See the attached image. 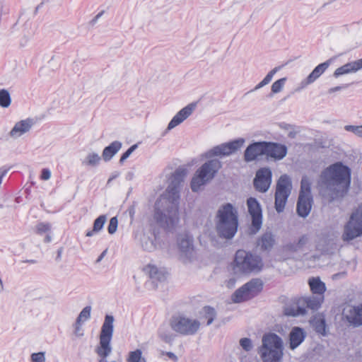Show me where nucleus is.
I'll use <instances>...</instances> for the list:
<instances>
[{"label":"nucleus","mask_w":362,"mask_h":362,"mask_svg":"<svg viewBox=\"0 0 362 362\" xmlns=\"http://www.w3.org/2000/svg\"><path fill=\"white\" fill-rule=\"evenodd\" d=\"M187 173L185 168H177L170 178L166 194L155 203L153 218L161 226H173L178 221L180 190Z\"/></svg>","instance_id":"obj_1"},{"label":"nucleus","mask_w":362,"mask_h":362,"mask_svg":"<svg viewBox=\"0 0 362 362\" xmlns=\"http://www.w3.org/2000/svg\"><path fill=\"white\" fill-rule=\"evenodd\" d=\"M351 183V169L341 162H337L324 169L320 175L318 185L326 190L332 199L343 197Z\"/></svg>","instance_id":"obj_2"},{"label":"nucleus","mask_w":362,"mask_h":362,"mask_svg":"<svg viewBox=\"0 0 362 362\" xmlns=\"http://www.w3.org/2000/svg\"><path fill=\"white\" fill-rule=\"evenodd\" d=\"M238 214L230 203L221 205L215 216V229L219 238L231 240L238 228Z\"/></svg>","instance_id":"obj_3"},{"label":"nucleus","mask_w":362,"mask_h":362,"mask_svg":"<svg viewBox=\"0 0 362 362\" xmlns=\"http://www.w3.org/2000/svg\"><path fill=\"white\" fill-rule=\"evenodd\" d=\"M283 341L275 333L264 334L259 354L263 362H281L283 358Z\"/></svg>","instance_id":"obj_4"},{"label":"nucleus","mask_w":362,"mask_h":362,"mask_svg":"<svg viewBox=\"0 0 362 362\" xmlns=\"http://www.w3.org/2000/svg\"><path fill=\"white\" fill-rule=\"evenodd\" d=\"M264 267L262 258L244 250H238L235 255L233 270L235 273L248 274L259 273Z\"/></svg>","instance_id":"obj_5"},{"label":"nucleus","mask_w":362,"mask_h":362,"mask_svg":"<svg viewBox=\"0 0 362 362\" xmlns=\"http://www.w3.org/2000/svg\"><path fill=\"white\" fill-rule=\"evenodd\" d=\"M222 165L218 159H211L197 169L191 180V189L197 192L200 187L211 181L218 173Z\"/></svg>","instance_id":"obj_6"},{"label":"nucleus","mask_w":362,"mask_h":362,"mask_svg":"<svg viewBox=\"0 0 362 362\" xmlns=\"http://www.w3.org/2000/svg\"><path fill=\"white\" fill-rule=\"evenodd\" d=\"M114 317L106 315L101 327L99 337V344L95 349V352L98 357L107 358L112 353L111 340L114 332Z\"/></svg>","instance_id":"obj_7"},{"label":"nucleus","mask_w":362,"mask_h":362,"mask_svg":"<svg viewBox=\"0 0 362 362\" xmlns=\"http://www.w3.org/2000/svg\"><path fill=\"white\" fill-rule=\"evenodd\" d=\"M313 203L311 182L307 176H303L300 182V189L296 206L298 216L303 218L307 217L311 211Z\"/></svg>","instance_id":"obj_8"},{"label":"nucleus","mask_w":362,"mask_h":362,"mask_svg":"<svg viewBox=\"0 0 362 362\" xmlns=\"http://www.w3.org/2000/svg\"><path fill=\"white\" fill-rule=\"evenodd\" d=\"M170 326L175 332L183 336L195 334L200 327V322L182 315H175L170 320Z\"/></svg>","instance_id":"obj_9"},{"label":"nucleus","mask_w":362,"mask_h":362,"mask_svg":"<svg viewBox=\"0 0 362 362\" xmlns=\"http://www.w3.org/2000/svg\"><path fill=\"white\" fill-rule=\"evenodd\" d=\"M292 190V181L291 177L286 175H282L279 178L275 192V209L278 213L284 211L288 198Z\"/></svg>","instance_id":"obj_10"},{"label":"nucleus","mask_w":362,"mask_h":362,"mask_svg":"<svg viewBox=\"0 0 362 362\" xmlns=\"http://www.w3.org/2000/svg\"><path fill=\"white\" fill-rule=\"evenodd\" d=\"M362 235V204L351 214L349 221L345 225L342 239L350 241Z\"/></svg>","instance_id":"obj_11"},{"label":"nucleus","mask_w":362,"mask_h":362,"mask_svg":"<svg viewBox=\"0 0 362 362\" xmlns=\"http://www.w3.org/2000/svg\"><path fill=\"white\" fill-rule=\"evenodd\" d=\"M245 139L239 138L233 141L216 146L205 153V156L211 158L214 156H228L238 151L244 144Z\"/></svg>","instance_id":"obj_12"},{"label":"nucleus","mask_w":362,"mask_h":362,"mask_svg":"<svg viewBox=\"0 0 362 362\" xmlns=\"http://www.w3.org/2000/svg\"><path fill=\"white\" fill-rule=\"evenodd\" d=\"M248 213L252 217V233H256L262 227V211L259 202L256 198L250 197L247 200Z\"/></svg>","instance_id":"obj_13"},{"label":"nucleus","mask_w":362,"mask_h":362,"mask_svg":"<svg viewBox=\"0 0 362 362\" xmlns=\"http://www.w3.org/2000/svg\"><path fill=\"white\" fill-rule=\"evenodd\" d=\"M272 179V172L269 168L265 167L259 169L253 180L255 189L264 193L270 187Z\"/></svg>","instance_id":"obj_14"},{"label":"nucleus","mask_w":362,"mask_h":362,"mask_svg":"<svg viewBox=\"0 0 362 362\" xmlns=\"http://www.w3.org/2000/svg\"><path fill=\"white\" fill-rule=\"evenodd\" d=\"M267 141H254L249 144L244 151V160L250 163L256 160L259 156H266Z\"/></svg>","instance_id":"obj_15"},{"label":"nucleus","mask_w":362,"mask_h":362,"mask_svg":"<svg viewBox=\"0 0 362 362\" xmlns=\"http://www.w3.org/2000/svg\"><path fill=\"white\" fill-rule=\"evenodd\" d=\"M343 316L353 327H358L362 325V303L358 305L345 309Z\"/></svg>","instance_id":"obj_16"},{"label":"nucleus","mask_w":362,"mask_h":362,"mask_svg":"<svg viewBox=\"0 0 362 362\" xmlns=\"http://www.w3.org/2000/svg\"><path fill=\"white\" fill-rule=\"evenodd\" d=\"M331 62L332 59H328L326 62L318 64L313 71L300 82V87L296 90L305 88L308 85L314 83L328 69Z\"/></svg>","instance_id":"obj_17"},{"label":"nucleus","mask_w":362,"mask_h":362,"mask_svg":"<svg viewBox=\"0 0 362 362\" xmlns=\"http://www.w3.org/2000/svg\"><path fill=\"white\" fill-rule=\"evenodd\" d=\"M288 148L286 145L273 141H267V157L279 160L286 156Z\"/></svg>","instance_id":"obj_18"},{"label":"nucleus","mask_w":362,"mask_h":362,"mask_svg":"<svg viewBox=\"0 0 362 362\" xmlns=\"http://www.w3.org/2000/svg\"><path fill=\"white\" fill-rule=\"evenodd\" d=\"M196 107L195 103H190L181 109L170 120L167 129L171 130L177 125L180 124L187 118H188L193 112Z\"/></svg>","instance_id":"obj_19"},{"label":"nucleus","mask_w":362,"mask_h":362,"mask_svg":"<svg viewBox=\"0 0 362 362\" xmlns=\"http://www.w3.org/2000/svg\"><path fill=\"white\" fill-rule=\"evenodd\" d=\"M323 301L324 296L311 295L300 298L298 299V304L305 308L306 311L307 310H310L315 312L319 310Z\"/></svg>","instance_id":"obj_20"},{"label":"nucleus","mask_w":362,"mask_h":362,"mask_svg":"<svg viewBox=\"0 0 362 362\" xmlns=\"http://www.w3.org/2000/svg\"><path fill=\"white\" fill-rule=\"evenodd\" d=\"M34 120L30 118L16 122L11 130L9 134L13 138H18L23 134L28 132L34 124Z\"/></svg>","instance_id":"obj_21"},{"label":"nucleus","mask_w":362,"mask_h":362,"mask_svg":"<svg viewBox=\"0 0 362 362\" xmlns=\"http://www.w3.org/2000/svg\"><path fill=\"white\" fill-rule=\"evenodd\" d=\"M306 337V332L299 327H294L289 333V348L291 350L299 346Z\"/></svg>","instance_id":"obj_22"},{"label":"nucleus","mask_w":362,"mask_h":362,"mask_svg":"<svg viewBox=\"0 0 362 362\" xmlns=\"http://www.w3.org/2000/svg\"><path fill=\"white\" fill-rule=\"evenodd\" d=\"M361 69H362V59L346 63L344 65L337 68L334 71L333 76L335 78H338L340 76L344 74L355 73Z\"/></svg>","instance_id":"obj_23"},{"label":"nucleus","mask_w":362,"mask_h":362,"mask_svg":"<svg viewBox=\"0 0 362 362\" xmlns=\"http://www.w3.org/2000/svg\"><path fill=\"white\" fill-rule=\"evenodd\" d=\"M122 146V142L115 141L109 146L105 147L102 153V158L105 162L110 161L115 155L121 149Z\"/></svg>","instance_id":"obj_24"},{"label":"nucleus","mask_w":362,"mask_h":362,"mask_svg":"<svg viewBox=\"0 0 362 362\" xmlns=\"http://www.w3.org/2000/svg\"><path fill=\"white\" fill-rule=\"evenodd\" d=\"M144 270L153 281H163L166 279L168 274L165 269H159L156 266L151 264H148Z\"/></svg>","instance_id":"obj_25"},{"label":"nucleus","mask_w":362,"mask_h":362,"mask_svg":"<svg viewBox=\"0 0 362 362\" xmlns=\"http://www.w3.org/2000/svg\"><path fill=\"white\" fill-rule=\"evenodd\" d=\"M275 239L271 232L264 233L257 241V245L263 251H269L273 247Z\"/></svg>","instance_id":"obj_26"},{"label":"nucleus","mask_w":362,"mask_h":362,"mask_svg":"<svg viewBox=\"0 0 362 362\" xmlns=\"http://www.w3.org/2000/svg\"><path fill=\"white\" fill-rule=\"evenodd\" d=\"M309 286L310 291L313 295L317 296H324V293L326 291V286L320 278H311L309 279Z\"/></svg>","instance_id":"obj_27"},{"label":"nucleus","mask_w":362,"mask_h":362,"mask_svg":"<svg viewBox=\"0 0 362 362\" xmlns=\"http://www.w3.org/2000/svg\"><path fill=\"white\" fill-rule=\"evenodd\" d=\"M245 284L252 298L257 296L263 289V282L259 279H252Z\"/></svg>","instance_id":"obj_28"},{"label":"nucleus","mask_w":362,"mask_h":362,"mask_svg":"<svg viewBox=\"0 0 362 362\" xmlns=\"http://www.w3.org/2000/svg\"><path fill=\"white\" fill-rule=\"evenodd\" d=\"M252 298L246 287L245 284L237 289L232 296V300L234 303H241Z\"/></svg>","instance_id":"obj_29"},{"label":"nucleus","mask_w":362,"mask_h":362,"mask_svg":"<svg viewBox=\"0 0 362 362\" xmlns=\"http://www.w3.org/2000/svg\"><path fill=\"white\" fill-rule=\"evenodd\" d=\"M178 247L180 250L187 255L193 250L192 240L186 235H180L178 239Z\"/></svg>","instance_id":"obj_30"},{"label":"nucleus","mask_w":362,"mask_h":362,"mask_svg":"<svg viewBox=\"0 0 362 362\" xmlns=\"http://www.w3.org/2000/svg\"><path fill=\"white\" fill-rule=\"evenodd\" d=\"M106 220H107V217L105 215L99 216L94 221L93 229L87 231L86 235L87 237H91L95 233L100 232L103 228V226L106 222Z\"/></svg>","instance_id":"obj_31"},{"label":"nucleus","mask_w":362,"mask_h":362,"mask_svg":"<svg viewBox=\"0 0 362 362\" xmlns=\"http://www.w3.org/2000/svg\"><path fill=\"white\" fill-rule=\"evenodd\" d=\"M101 157L98 153L92 152L89 153L82 160V165L84 166L96 167L100 163Z\"/></svg>","instance_id":"obj_32"},{"label":"nucleus","mask_w":362,"mask_h":362,"mask_svg":"<svg viewBox=\"0 0 362 362\" xmlns=\"http://www.w3.org/2000/svg\"><path fill=\"white\" fill-rule=\"evenodd\" d=\"M312 323L314 330L317 334L322 336H325L327 334V325L325 318H315Z\"/></svg>","instance_id":"obj_33"},{"label":"nucleus","mask_w":362,"mask_h":362,"mask_svg":"<svg viewBox=\"0 0 362 362\" xmlns=\"http://www.w3.org/2000/svg\"><path fill=\"white\" fill-rule=\"evenodd\" d=\"M307 313L305 308L300 306L297 302L296 307H287L284 310V314L287 316L296 317L299 315H305Z\"/></svg>","instance_id":"obj_34"},{"label":"nucleus","mask_w":362,"mask_h":362,"mask_svg":"<svg viewBox=\"0 0 362 362\" xmlns=\"http://www.w3.org/2000/svg\"><path fill=\"white\" fill-rule=\"evenodd\" d=\"M279 69L280 67L277 66L271 70L264 78V79L261 82H259L252 90H251L250 92L255 91L269 84L272 80V78L274 76V74L279 70Z\"/></svg>","instance_id":"obj_35"},{"label":"nucleus","mask_w":362,"mask_h":362,"mask_svg":"<svg viewBox=\"0 0 362 362\" xmlns=\"http://www.w3.org/2000/svg\"><path fill=\"white\" fill-rule=\"evenodd\" d=\"M141 245L144 250L149 252L156 248L154 240L146 234H143L141 238Z\"/></svg>","instance_id":"obj_36"},{"label":"nucleus","mask_w":362,"mask_h":362,"mask_svg":"<svg viewBox=\"0 0 362 362\" xmlns=\"http://www.w3.org/2000/svg\"><path fill=\"white\" fill-rule=\"evenodd\" d=\"M11 103L9 92L6 89L0 90V106L2 107H8Z\"/></svg>","instance_id":"obj_37"},{"label":"nucleus","mask_w":362,"mask_h":362,"mask_svg":"<svg viewBox=\"0 0 362 362\" xmlns=\"http://www.w3.org/2000/svg\"><path fill=\"white\" fill-rule=\"evenodd\" d=\"M204 317L207 319V325H211L216 317V310L211 306H204L203 308Z\"/></svg>","instance_id":"obj_38"},{"label":"nucleus","mask_w":362,"mask_h":362,"mask_svg":"<svg viewBox=\"0 0 362 362\" xmlns=\"http://www.w3.org/2000/svg\"><path fill=\"white\" fill-rule=\"evenodd\" d=\"M158 337L165 342L170 343L173 340V335L165 327H161L158 331Z\"/></svg>","instance_id":"obj_39"},{"label":"nucleus","mask_w":362,"mask_h":362,"mask_svg":"<svg viewBox=\"0 0 362 362\" xmlns=\"http://www.w3.org/2000/svg\"><path fill=\"white\" fill-rule=\"evenodd\" d=\"M308 238L305 235H303L296 243H292L288 245L289 250L296 252L300 250L307 243Z\"/></svg>","instance_id":"obj_40"},{"label":"nucleus","mask_w":362,"mask_h":362,"mask_svg":"<svg viewBox=\"0 0 362 362\" xmlns=\"http://www.w3.org/2000/svg\"><path fill=\"white\" fill-rule=\"evenodd\" d=\"M286 78H281L276 81L271 87L272 93L276 94L281 92L286 83Z\"/></svg>","instance_id":"obj_41"},{"label":"nucleus","mask_w":362,"mask_h":362,"mask_svg":"<svg viewBox=\"0 0 362 362\" xmlns=\"http://www.w3.org/2000/svg\"><path fill=\"white\" fill-rule=\"evenodd\" d=\"M91 307L86 306L79 313L76 320L83 322L90 318Z\"/></svg>","instance_id":"obj_42"},{"label":"nucleus","mask_w":362,"mask_h":362,"mask_svg":"<svg viewBox=\"0 0 362 362\" xmlns=\"http://www.w3.org/2000/svg\"><path fill=\"white\" fill-rule=\"evenodd\" d=\"M142 356V351L140 349H136L131 351L127 359L128 362H139Z\"/></svg>","instance_id":"obj_43"},{"label":"nucleus","mask_w":362,"mask_h":362,"mask_svg":"<svg viewBox=\"0 0 362 362\" xmlns=\"http://www.w3.org/2000/svg\"><path fill=\"white\" fill-rule=\"evenodd\" d=\"M51 230V224L49 223L41 222L36 226V230L38 234L47 233Z\"/></svg>","instance_id":"obj_44"},{"label":"nucleus","mask_w":362,"mask_h":362,"mask_svg":"<svg viewBox=\"0 0 362 362\" xmlns=\"http://www.w3.org/2000/svg\"><path fill=\"white\" fill-rule=\"evenodd\" d=\"M31 362H45V352L33 353L30 356Z\"/></svg>","instance_id":"obj_45"},{"label":"nucleus","mask_w":362,"mask_h":362,"mask_svg":"<svg viewBox=\"0 0 362 362\" xmlns=\"http://www.w3.org/2000/svg\"><path fill=\"white\" fill-rule=\"evenodd\" d=\"M118 220L116 216L110 218V223L107 227V230L110 234H114L117 229Z\"/></svg>","instance_id":"obj_46"},{"label":"nucleus","mask_w":362,"mask_h":362,"mask_svg":"<svg viewBox=\"0 0 362 362\" xmlns=\"http://www.w3.org/2000/svg\"><path fill=\"white\" fill-rule=\"evenodd\" d=\"M240 345L246 351H250V350H252L253 346L252 340L250 338L247 337L240 339Z\"/></svg>","instance_id":"obj_47"},{"label":"nucleus","mask_w":362,"mask_h":362,"mask_svg":"<svg viewBox=\"0 0 362 362\" xmlns=\"http://www.w3.org/2000/svg\"><path fill=\"white\" fill-rule=\"evenodd\" d=\"M138 145L134 144L131 147H129L120 157L119 163L122 164L129 156L136 149Z\"/></svg>","instance_id":"obj_48"},{"label":"nucleus","mask_w":362,"mask_h":362,"mask_svg":"<svg viewBox=\"0 0 362 362\" xmlns=\"http://www.w3.org/2000/svg\"><path fill=\"white\" fill-rule=\"evenodd\" d=\"M344 129L347 132H351L356 136H361V125H346Z\"/></svg>","instance_id":"obj_49"},{"label":"nucleus","mask_w":362,"mask_h":362,"mask_svg":"<svg viewBox=\"0 0 362 362\" xmlns=\"http://www.w3.org/2000/svg\"><path fill=\"white\" fill-rule=\"evenodd\" d=\"M81 322L76 320L75 324L74 325V334L79 337L83 336V332L81 328Z\"/></svg>","instance_id":"obj_50"},{"label":"nucleus","mask_w":362,"mask_h":362,"mask_svg":"<svg viewBox=\"0 0 362 362\" xmlns=\"http://www.w3.org/2000/svg\"><path fill=\"white\" fill-rule=\"evenodd\" d=\"M50 177H51V172L49 169L44 168L42 170V173H41V179L42 180H47L50 178Z\"/></svg>","instance_id":"obj_51"},{"label":"nucleus","mask_w":362,"mask_h":362,"mask_svg":"<svg viewBox=\"0 0 362 362\" xmlns=\"http://www.w3.org/2000/svg\"><path fill=\"white\" fill-rule=\"evenodd\" d=\"M347 86H348V85L345 84V85H343V86H337L331 88H329L328 90V93L332 94V93H333L334 92L339 91V90H341L343 88H347Z\"/></svg>","instance_id":"obj_52"},{"label":"nucleus","mask_w":362,"mask_h":362,"mask_svg":"<svg viewBox=\"0 0 362 362\" xmlns=\"http://www.w3.org/2000/svg\"><path fill=\"white\" fill-rule=\"evenodd\" d=\"M127 211H128V213H129V215L131 219L132 220L134 218V214L136 213L135 206L134 205L130 206Z\"/></svg>","instance_id":"obj_53"},{"label":"nucleus","mask_w":362,"mask_h":362,"mask_svg":"<svg viewBox=\"0 0 362 362\" xmlns=\"http://www.w3.org/2000/svg\"><path fill=\"white\" fill-rule=\"evenodd\" d=\"M107 249H105L100 255L99 257H98V259H96V263H99L104 257L107 254Z\"/></svg>","instance_id":"obj_54"},{"label":"nucleus","mask_w":362,"mask_h":362,"mask_svg":"<svg viewBox=\"0 0 362 362\" xmlns=\"http://www.w3.org/2000/svg\"><path fill=\"white\" fill-rule=\"evenodd\" d=\"M166 355L171 359H173V361H177V356L173 353V352H167L166 353Z\"/></svg>","instance_id":"obj_55"},{"label":"nucleus","mask_w":362,"mask_h":362,"mask_svg":"<svg viewBox=\"0 0 362 362\" xmlns=\"http://www.w3.org/2000/svg\"><path fill=\"white\" fill-rule=\"evenodd\" d=\"M103 11H102V12L99 13L98 14H97V15L94 17V18L92 20L91 23H92L93 24L97 22V21L99 19V18H100V17H101V16L103 15Z\"/></svg>","instance_id":"obj_56"},{"label":"nucleus","mask_w":362,"mask_h":362,"mask_svg":"<svg viewBox=\"0 0 362 362\" xmlns=\"http://www.w3.org/2000/svg\"><path fill=\"white\" fill-rule=\"evenodd\" d=\"M62 254V248L61 247L57 251V257H56V260L57 261H59L61 259Z\"/></svg>","instance_id":"obj_57"},{"label":"nucleus","mask_w":362,"mask_h":362,"mask_svg":"<svg viewBox=\"0 0 362 362\" xmlns=\"http://www.w3.org/2000/svg\"><path fill=\"white\" fill-rule=\"evenodd\" d=\"M21 262L29 263V264H36L37 262V261L35 259H26V260L21 261Z\"/></svg>","instance_id":"obj_58"},{"label":"nucleus","mask_w":362,"mask_h":362,"mask_svg":"<svg viewBox=\"0 0 362 362\" xmlns=\"http://www.w3.org/2000/svg\"><path fill=\"white\" fill-rule=\"evenodd\" d=\"M52 240V237L49 235H47L45 238V243H49Z\"/></svg>","instance_id":"obj_59"},{"label":"nucleus","mask_w":362,"mask_h":362,"mask_svg":"<svg viewBox=\"0 0 362 362\" xmlns=\"http://www.w3.org/2000/svg\"><path fill=\"white\" fill-rule=\"evenodd\" d=\"M98 362H107V358L99 357Z\"/></svg>","instance_id":"obj_60"},{"label":"nucleus","mask_w":362,"mask_h":362,"mask_svg":"<svg viewBox=\"0 0 362 362\" xmlns=\"http://www.w3.org/2000/svg\"><path fill=\"white\" fill-rule=\"evenodd\" d=\"M295 136H296V133H295V132H290V133L288 134V136H289L290 138H294V137H295Z\"/></svg>","instance_id":"obj_61"},{"label":"nucleus","mask_w":362,"mask_h":362,"mask_svg":"<svg viewBox=\"0 0 362 362\" xmlns=\"http://www.w3.org/2000/svg\"><path fill=\"white\" fill-rule=\"evenodd\" d=\"M139 362H146V360L145 358L141 356Z\"/></svg>","instance_id":"obj_62"},{"label":"nucleus","mask_w":362,"mask_h":362,"mask_svg":"<svg viewBox=\"0 0 362 362\" xmlns=\"http://www.w3.org/2000/svg\"><path fill=\"white\" fill-rule=\"evenodd\" d=\"M113 180V177H110L107 180V183H110Z\"/></svg>","instance_id":"obj_63"},{"label":"nucleus","mask_w":362,"mask_h":362,"mask_svg":"<svg viewBox=\"0 0 362 362\" xmlns=\"http://www.w3.org/2000/svg\"><path fill=\"white\" fill-rule=\"evenodd\" d=\"M360 138H362V124L361 125V136Z\"/></svg>","instance_id":"obj_64"}]
</instances>
